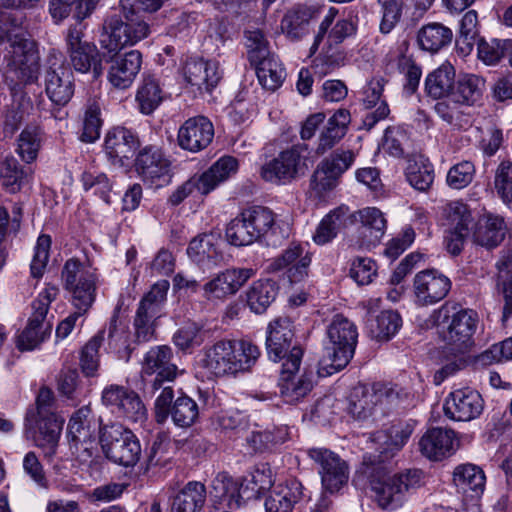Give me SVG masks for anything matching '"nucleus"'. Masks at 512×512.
Segmentation results:
<instances>
[{"label": "nucleus", "instance_id": "f257e3e1", "mask_svg": "<svg viewBox=\"0 0 512 512\" xmlns=\"http://www.w3.org/2000/svg\"><path fill=\"white\" fill-rule=\"evenodd\" d=\"M261 355L247 339H221L200 352L198 368L208 379L231 378L249 372Z\"/></svg>", "mask_w": 512, "mask_h": 512}, {"label": "nucleus", "instance_id": "f03ea898", "mask_svg": "<svg viewBox=\"0 0 512 512\" xmlns=\"http://www.w3.org/2000/svg\"><path fill=\"white\" fill-rule=\"evenodd\" d=\"M327 338L325 355L319 363V374L323 376L340 371L350 362L357 344V327L347 317L336 314L327 326Z\"/></svg>", "mask_w": 512, "mask_h": 512}, {"label": "nucleus", "instance_id": "7ed1b4c3", "mask_svg": "<svg viewBox=\"0 0 512 512\" xmlns=\"http://www.w3.org/2000/svg\"><path fill=\"white\" fill-rule=\"evenodd\" d=\"M273 486L272 471L268 467L255 469L242 482L234 480L226 473H218L212 481V497L219 504L229 508L240 505L241 500L259 498Z\"/></svg>", "mask_w": 512, "mask_h": 512}, {"label": "nucleus", "instance_id": "20e7f679", "mask_svg": "<svg viewBox=\"0 0 512 512\" xmlns=\"http://www.w3.org/2000/svg\"><path fill=\"white\" fill-rule=\"evenodd\" d=\"M425 484L419 469H406L392 475L375 476L370 481L374 499L382 509L396 510Z\"/></svg>", "mask_w": 512, "mask_h": 512}, {"label": "nucleus", "instance_id": "39448f33", "mask_svg": "<svg viewBox=\"0 0 512 512\" xmlns=\"http://www.w3.org/2000/svg\"><path fill=\"white\" fill-rule=\"evenodd\" d=\"M53 393L50 389L41 388L36 399V411L26 415V429L33 430V438L37 446L44 449L47 457L55 454L63 426V420L53 411Z\"/></svg>", "mask_w": 512, "mask_h": 512}, {"label": "nucleus", "instance_id": "423d86ee", "mask_svg": "<svg viewBox=\"0 0 512 512\" xmlns=\"http://www.w3.org/2000/svg\"><path fill=\"white\" fill-rule=\"evenodd\" d=\"M431 318L442 340L452 346L453 350L460 352L471 344L478 325V315L474 310H455L443 305L433 311Z\"/></svg>", "mask_w": 512, "mask_h": 512}, {"label": "nucleus", "instance_id": "0eeeda50", "mask_svg": "<svg viewBox=\"0 0 512 512\" xmlns=\"http://www.w3.org/2000/svg\"><path fill=\"white\" fill-rule=\"evenodd\" d=\"M410 393L397 385L374 383L354 387L348 411L358 421H366L372 417L379 405H398L405 403Z\"/></svg>", "mask_w": 512, "mask_h": 512}, {"label": "nucleus", "instance_id": "6e6552de", "mask_svg": "<svg viewBox=\"0 0 512 512\" xmlns=\"http://www.w3.org/2000/svg\"><path fill=\"white\" fill-rule=\"evenodd\" d=\"M64 288L71 294L76 310L87 312L93 305L99 286L96 269L76 259H69L62 270Z\"/></svg>", "mask_w": 512, "mask_h": 512}, {"label": "nucleus", "instance_id": "1a4fd4ad", "mask_svg": "<svg viewBox=\"0 0 512 512\" xmlns=\"http://www.w3.org/2000/svg\"><path fill=\"white\" fill-rule=\"evenodd\" d=\"M99 441L105 456L116 464L130 467L140 459L139 440L132 431L125 429L120 424L103 427Z\"/></svg>", "mask_w": 512, "mask_h": 512}, {"label": "nucleus", "instance_id": "9d476101", "mask_svg": "<svg viewBox=\"0 0 512 512\" xmlns=\"http://www.w3.org/2000/svg\"><path fill=\"white\" fill-rule=\"evenodd\" d=\"M59 289L48 284L32 303V315L28 324L17 340L20 350H33L42 343L51 333L52 326L46 320L50 304L56 299Z\"/></svg>", "mask_w": 512, "mask_h": 512}, {"label": "nucleus", "instance_id": "9b49d317", "mask_svg": "<svg viewBox=\"0 0 512 512\" xmlns=\"http://www.w3.org/2000/svg\"><path fill=\"white\" fill-rule=\"evenodd\" d=\"M45 92L56 105H66L74 94L73 73L65 65L63 54L51 50L47 56V68L44 76Z\"/></svg>", "mask_w": 512, "mask_h": 512}, {"label": "nucleus", "instance_id": "f8f14e48", "mask_svg": "<svg viewBox=\"0 0 512 512\" xmlns=\"http://www.w3.org/2000/svg\"><path fill=\"white\" fill-rule=\"evenodd\" d=\"M149 25L143 20L123 22L119 17H109L104 24L100 44L109 52H117L125 46H132L148 37Z\"/></svg>", "mask_w": 512, "mask_h": 512}, {"label": "nucleus", "instance_id": "ddd939ff", "mask_svg": "<svg viewBox=\"0 0 512 512\" xmlns=\"http://www.w3.org/2000/svg\"><path fill=\"white\" fill-rule=\"evenodd\" d=\"M300 145L283 150L277 157L265 163L260 170L261 177L274 184H286L305 173L306 163Z\"/></svg>", "mask_w": 512, "mask_h": 512}, {"label": "nucleus", "instance_id": "4468645a", "mask_svg": "<svg viewBox=\"0 0 512 512\" xmlns=\"http://www.w3.org/2000/svg\"><path fill=\"white\" fill-rule=\"evenodd\" d=\"M83 36L80 25L70 26L65 36L66 52L75 71L87 73L92 70L97 78L103 72L101 58L96 46L84 41Z\"/></svg>", "mask_w": 512, "mask_h": 512}, {"label": "nucleus", "instance_id": "2eb2a0df", "mask_svg": "<svg viewBox=\"0 0 512 512\" xmlns=\"http://www.w3.org/2000/svg\"><path fill=\"white\" fill-rule=\"evenodd\" d=\"M303 350L299 346H293L283 362L282 375L280 379V394L287 403H297L303 399L312 389L310 375L302 374L296 376L301 364Z\"/></svg>", "mask_w": 512, "mask_h": 512}, {"label": "nucleus", "instance_id": "dca6fc26", "mask_svg": "<svg viewBox=\"0 0 512 512\" xmlns=\"http://www.w3.org/2000/svg\"><path fill=\"white\" fill-rule=\"evenodd\" d=\"M101 400L112 413L130 422L142 424L147 419V410L139 395L124 386L105 387Z\"/></svg>", "mask_w": 512, "mask_h": 512}, {"label": "nucleus", "instance_id": "f3484780", "mask_svg": "<svg viewBox=\"0 0 512 512\" xmlns=\"http://www.w3.org/2000/svg\"><path fill=\"white\" fill-rule=\"evenodd\" d=\"M173 351L166 345L150 348L141 363V377L150 380L153 391L159 390L164 384L172 383L178 375V367L172 362Z\"/></svg>", "mask_w": 512, "mask_h": 512}, {"label": "nucleus", "instance_id": "a211bd4d", "mask_svg": "<svg viewBox=\"0 0 512 512\" xmlns=\"http://www.w3.org/2000/svg\"><path fill=\"white\" fill-rule=\"evenodd\" d=\"M99 424L89 406L78 409L70 418L68 438L70 446L78 456H92L96 445L97 433L101 432Z\"/></svg>", "mask_w": 512, "mask_h": 512}, {"label": "nucleus", "instance_id": "6ab92c4d", "mask_svg": "<svg viewBox=\"0 0 512 512\" xmlns=\"http://www.w3.org/2000/svg\"><path fill=\"white\" fill-rule=\"evenodd\" d=\"M307 455L319 466L322 487L331 494L347 484L349 471L347 463L327 448H311Z\"/></svg>", "mask_w": 512, "mask_h": 512}, {"label": "nucleus", "instance_id": "aec40b11", "mask_svg": "<svg viewBox=\"0 0 512 512\" xmlns=\"http://www.w3.org/2000/svg\"><path fill=\"white\" fill-rule=\"evenodd\" d=\"M450 289V279L435 269L420 271L413 280V295L419 306L438 303L447 296Z\"/></svg>", "mask_w": 512, "mask_h": 512}, {"label": "nucleus", "instance_id": "412c9836", "mask_svg": "<svg viewBox=\"0 0 512 512\" xmlns=\"http://www.w3.org/2000/svg\"><path fill=\"white\" fill-rule=\"evenodd\" d=\"M445 415L454 421H471L478 418L484 401L478 391L470 387L458 388L449 393L444 402Z\"/></svg>", "mask_w": 512, "mask_h": 512}, {"label": "nucleus", "instance_id": "4be33fe9", "mask_svg": "<svg viewBox=\"0 0 512 512\" xmlns=\"http://www.w3.org/2000/svg\"><path fill=\"white\" fill-rule=\"evenodd\" d=\"M135 167L143 180L151 185L160 187L170 181L171 163L158 147L143 148L137 155Z\"/></svg>", "mask_w": 512, "mask_h": 512}, {"label": "nucleus", "instance_id": "5701e85b", "mask_svg": "<svg viewBox=\"0 0 512 512\" xmlns=\"http://www.w3.org/2000/svg\"><path fill=\"white\" fill-rule=\"evenodd\" d=\"M253 268H230L219 272L203 286V297L207 300H224L236 294L253 276Z\"/></svg>", "mask_w": 512, "mask_h": 512}, {"label": "nucleus", "instance_id": "b1692460", "mask_svg": "<svg viewBox=\"0 0 512 512\" xmlns=\"http://www.w3.org/2000/svg\"><path fill=\"white\" fill-rule=\"evenodd\" d=\"M214 138V126L205 116L188 118L179 128L178 145L189 152L197 153L207 148Z\"/></svg>", "mask_w": 512, "mask_h": 512}, {"label": "nucleus", "instance_id": "393cba45", "mask_svg": "<svg viewBox=\"0 0 512 512\" xmlns=\"http://www.w3.org/2000/svg\"><path fill=\"white\" fill-rule=\"evenodd\" d=\"M413 430L412 422L397 421L371 434L369 439L375 444V450L388 458L405 446Z\"/></svg>", "mask_w": 512, "mask_h": 512}, {"label": "nucleus", "instance_id": "a878e982", "mask_svg": "<svg viewBox=\"0 0 512 512\" xmlns=\"http://www.w3.org/2000/svg\"><path fill=\"white\" fill-rule=\"evenodd\" d=\"M448 219L451 230L446 236V245L451 254L457 255L463 249L465 239L471 235V211L463 202H451L448 205Z\"/></svg>", "mask_w": 512, "mask_h": 512}, {"label": "nucleus", "instance_id": "bb28decb", "mask_svg": "<svg viewBox=\"0 0 512 512\" xmlns=\"http://www.w3.org/2000/svg\"><path fill=\"white\" fill-rule=\"evenodd\" d=\"M310 264L311 255L305 247L292 243L280 256L271 260L268 269L272 272L286 269L290 281L299 282L307 275Z\"/></svg>", "mask_w": 512, "mask_h": 512}, {"label": "nucleus", "instance_id": "cd10ccee", "mask_svg": "<svg viewBox=\"0 0 512 512\" xmlns=\"http://www.w3.org/2000/svg\"><path fill=\"white\" fill-rule=\"evenodd\" d=\"M459 446L455 432L450 429L432 428L421 437L419 447L423 455L432 460H441L452 455Z\"/></svg>", "mask_w": 512, "mask_h": 512}, {"label": "nucleus", "instance_id": "c85d7f7f", "mask_svg": "<svg viewBox=\"0 0 512 512\" xmlns=\"http://www.w3.org/2000/svg\"><path fill=\"white\" fill-rule=\"evenodd\" d=\"M294 337L292 322L287 317L271 321L267 327L266 350L269 359L274 362L285 358Z\"/></svg>", "mask_w": 512, "mask_h": 512}, {"label": "nucleus", "instance_id": "c756f323", "mask_svg": "<svg viewBox=\"0 0 512 512\" xmlns=\"http://www.w3.org/2000/svg\"><path fill=\"white\" fill-rule=\"evenodd\" d=\"M184 78L188 84L199 92H210L221 78L219 64L216 61L203 59L188 60L184 67Z\"/></svg>", "mask_w": 512, "mask_h": 512}, {"label": "nucleus", "instance_id": "7c9ffc66", "mask_svg": "<svg viewBox=\"0 0 512 512\" xmlns=\"http://www.w3.org/2000/svg\"><path fill=\"white\" fill-rule=\"evenodd\" d=\"M142 65V55L131 50L115 57L108 71V80L117 89H126L132 85Z\"/></svg>", "mask_w": 512, "mask_h": 512}, {"label": "nucleus", "instance_id": "2f4dec72", "mask_svg": "<svg viewBox=\"0 0 512 512\" xmlns=\"http://www.w3.org/2000/svg\"><path fill=\"white\" fill-rule=\"evenodd\" d=\"M138 144L137 138L130 130L115 127L107 133L104 149L113 164L123 165L125 160L134 156Z\"/></svg>", "mask_w": 512, "mask_h": 512}, {"label": "nucleus", "instance_id": "473e14b6", "mask_svg": "<svg viewBox=\"0 0 512 512\" xmlns=\"http://www.w3.org/2000/svg\"><path fill=\"white\" fill-rule=\"evenodd\" d=\"M355 30V25L351 20L342 18L336 21L328 34L329 49L315 60V68L319 73L327 74L339 66L342 56L337 52L330 53L331 46L342 43L346 38L352 36Z\"/></svg>", "mask_w": 512, "mask_h": 512}, {"label": "nucleus", "instance_id": "72a5a7b5", "mask_svg": "<svg viewBox=\"0 0 512 512\" xmlns=\"http://www.w3.org/2000/svg\"><path fill=\"white\" fill-rule=\"evenodd\" d=\"M385 80L382 77L372 78L363 89V104L366 109L376 107L369 111L363 118V125L367 130L372 129L375 124L389 115V107L381 96L384 90Z\"/></svg>", "mask_w": 512, "mask_h": 512}, {"label": "nucleus", "instance_id": "f704fd0d", "mask_svg": "<svg viewBox=\"0 0 512 512\" xmlns=\"http://www.w3.org/2000/svg\"><path fill=\"white\" fill-rule=\"evenodd\" d=\"M302 484L295 478L273 486L265 500L266 512H290L303 494Z\"/></svg>", "mask_w": 512, "mask_h": 512}, {"label": "nucleus", "instance_id": "c9c22d12", "mask_svg": "<svg viewBox=\"0 0 512 512\" xmlns=\"http://www.w3.org/2000/svg\"><path fill=\"white\" fill-rule=\"evenodd\" d=\"M506 224L504 218L494 214H484L474 224L472 221L471 235L474 241L484 247L494 248L504 239Z\"/></svg>", "mask_w": 512, "mask_h": 512}, {"label": "nucleus", "instance_id": "e433bc0d", "mask_svg": "<svg viewBox=\"0 0 512 512\" xmlns=\"http://www.w3.org/2000/svg\"><path fill=\"white\" fill-rule=\"evenodd\" d=\"M351 223H353V220L349 207L340 205L322 218L316 227L312 239L317 245L328 244L336 238L342 229Z\"/></svg>", "mask_w": 512, "mask_h": 512}, {"label": "nucleus", "instance_id": "4c0bfd02", "mask_svg": "<svg viewBox=\"0 0 512 512\" xmlns=\"http://www.w3.org/2000/svg\"><path fill=\"white\" fill-rule=\"evenodd\" d=\"M456 85V71L452 64L444 62L430 72L424 82L427 95L433 99H448L450 101Z\"/></svg>", "mask_w": 512, "mask_h": 512}, {"label": "nucleus", "instance_id": "58836bf2", "mask_svg": "<svg viewBox=\"0 0 512 512\" xmlns=\"http://www.w3.org/2000/svg\"><path fill=\"white\" fill-rule=\"evenodd\" d=\"M361 227L359 228L360 245L364 248L375 246L383 237L386 220L383 213L375 207H366L358 212Z\"/></svg>", "mask_w": 512, "mask_h": 512}, {"label": "nucleus", "instance_id": "ea45409f", "mask_svg": "<svg viewBox=\"0 0 512 512\" xmlns=\"http://www.w3.org/2000/svg\"><path fill=\"white\" fill-rule=\"evenodd\" d=\"M485 80L475 74H463L456 79L450 101L462 106H474L483 96Z\"/></svg>", "mask_w": 512, "mask_h": 512}, {"label": "nucleus", "instance_id": "a19ab883", "mask_svg": "<svg viewBox=\"0 0 512 512\" xmlns=\"http://www.w3.org/2000/svg\"><path fill=\"white\" fill-rule=\"evenodd\" d=\"M453 39L452 30L439 22L423 25L417 32V44L423 51L438 53Z\"/></svg>", "mask_w": 512, "mask_h": 512}, {"label": "nucleus", "instance_id": "79ce46f5", "mask_svg": "<svg viewBox=\"0 0 512 512\" xmlns=\"http://www.w3.org/2000/svg\"><path fill=\"white\" fill-rule=\"evenodd\" d=\"M238 168L239 164L235 157L226 155L219 158L207 171L199 175L202 194L210 193L220 183L234 176Z\"/></svg>", "mask_w": 512, "mask_h": 512}, {"label": "nucleus", "instance_id": "37998d69", "mask_svg": "<svg viewBox=\"0 0 512 512\" xmlns=\"http://www.w3.org/2000/svg\"><path fill=\"white\" fill-rule=\"evenodd\" d=\"M205 501V486L200 482L192 481L172 498L170 512H200Z\"/></svg>", "mask_w": 512, "mask_h": 512}, {"label": "nucleus", "instance_id": "c03bdc74", "mask_svg": "<svg viewBox=\"0 0 512 512\" xmlns=\"http://www.w3.org/2000/svg\"><path fill=\"white\" fill-rule=\"evenodd\" d=\"M277 285L269 279H260L252 283L246 291V302L250 310L256 314H261L275 300L277 295Z\"/></svg>", "mask_w": 512, "mask_h": 512}, {"label": "nucleus", "instance_id": "a18cd8bd", "mask_svg": "<svg viewBox=\"0 0 512 512\" xmlns=\"http://www.w3.org/2000/svg\"><path fill=\"white\" fill-rule=\"evenodd\" d=\"M164 98L165 93L159 81L152 76H146L138 86L135 100L140 112L149 115L160 106Z\"/></svg>", "mask_w": 512, "mask_h": 512}, {"label": "nucleus", "instance_id": "49530a36", "mask_svg": "<svg viewBox=\"0 0 512 512\" xmlns=\"http://www.w3.org/2000/svg\"><path fill=\"white\" fill-rule=\"evenodd\" d=\"M118 313L119 309H116L111 317L107 331L103 332L104 335L107 334L106 340L109 349L117 353L119 358L128 360L132 350L128 329L126 323L119 319Z\"/></svg>", "mask_w": 512, "mask_h": 512}, {"label": "nucleus", "instance_id": "de8ad7c7", "mask_svg": "<svg viewBox=\"0 0 512 512\" xmlns=\"http://www.w3.org/2000/svg\"><path fill=\"white\" fill-rule=\"evenodd\" d=\"M453 482L463 492L471 491L478 495L484 491L486 477L479 466L466 463L455 467Z\"/></svg>", "mask_w": 512, "mask_h": 512}, {"label": "nucleus", "instance_id": "09e8293b", "mask_svg": "<svg viewBox=\"0 0 512 512\" xmlns=\"http://www.w3.org/2000/svg\"><path fill=\"white\" fill-rule=\"evenodd\" d=\"M251 64L255 66L258 81L263 88L275 91L282 85L286 73L275 55Z\"/></svg>", "mask_w": 512, "mask_h": 512}, {"label": "nucleus", "instance_id": "8fccbe9b", "mask_svg": "<svg viewBox=\"0 0 512 512\" xmlns=\"http://www.w3.org/2000/svg\"><path fill=\"white\" fill-rule=\"evenodd\" d=\"M405 174L409 184L419 191L428 189L434 179L433 167L423 155H414L408 159Z\"/></svg>", "mask_w": 512, "mask_h": 512}, {"label": "nucleus", "instance_id": "3c124183", "mask_svg": "<svg viewBox=\"0 0 512 512\" xmlns=\"http://www.w3.org/2000/svg\"><path fill=\"white\" fill-rule=\"evenodd\" d=\"M497 269V287L504 300L502 322L505 323L512 316V254L501 256Z\"/></svg>", "mask_w": 512, "mask_h": 512}, {"label": "nucleus", "instance_id": "603ef678", "mask_svg": "<svg viewBox=\"0 0 512 512\" xmlns=\"http://www.w3.org/2000/svg\"><path fill=\"white\" fill-rule=\"evenodd\" d=\"M247 223L250 226L252 235L259 241L269 233H274L276 223L271 210L265 207L256 206L242 211Z\"/></svg>", "mask_w": 512, "mask_h": 512}, {"label": "nucleus", "instance_id": "864d4df0", "mask_svg": "<svg viewBox=\"0 0 512 512\" xmlns=\"http://www.w3.org/2000/svg\"><path fill=\"white\" fill-rule=\"evenodd\" d=\"M188 257L197 264H205L218 256V250L213 235L195 237L187 248Z\"/></svg>", "mask_w": 512, "mask_h": 512}, {"label": "nucleus", "instance_id": "5fc2aeb1", "mask_svg": "<svg viewBox=\"0 0 512 512\" xmlns=\"http://www.w3.org/2000/svg\"><path fill=\"white\" fill-rule=\"evenodd\" d=\"M12 110L6 114L4 132L6 135L12 136L19 128L24 114L31 108V101L20 89H14Z\"/></svg>", "mask_w": 512, "mask_h": 512}, {"label": "nucleus", "instance_id": "6e6d98bb", "mask_svg": "<svg viewBox=\"0 0 512 512\" xmlns=\"http://www.w3.org/2000/svg\"><path fill=\"white\" fill-rule=\"evenodd\" d=\"M402 325L400 315L392 310L382 311L370 325V330L374 338L378 340H388L394 336Z\"/></svg>", "mask_w": 512, "mask_h": 512}, {"label": "nucleus", "instance_id": "4d7b16f0", "mask_svg": "<svg viewBox=\"0 0 512 512\" xmlns=\"http://www.w3.org/2000/svg\"><path fill=\"white\" fill-rule=\"evenodd\" d=\"M170 415L176 426L190 427L198 418V405L188 396L178 397L172 406Z\"/></svg>", "mask_w": 512, "mask_h": 512}, {"label": "nucleus", "instance_id": "13d9d810", "mask_svg": "<svg viewBox=\"0 0 512 512\" xmlns=\"http://www.w3.org/2000/svg\"><path fill=\"white\" fill-rule=\"evenodd\" d=\"M251 233L252 231L250 226L247 223L243 212H241L240 215L229 222L225 235L231 245L242 247L257 242L254 235Z\"/></svg>", "mask_w": 512, "mask_h": 512}, {"label": "nucleus", "instance_id": "bf43d9fd", "mask_svg": "<svg viewBox=\"0 0 512 512\" xmlns=\"http://www.w3.org/2000/svg\"><path fill=\"white\" fill-rule=\"evenodd\" d=\"M479 34L478 13L475 10L467 11L459 23V38L457 44L463 52L469 53Z\"/></svg>", "mask_w": 512, "mask_h": 512}, {"label": "nucleus", "instance_id": "052dcab7", "mask_svg": "<svg viewBox=\"0 0 512 512\" xmlns=\"http://www.w3.org/2000/svg\"><path fill=\"white\" fill-rule=\"evenodd\" d=\"M169 286L170 284L167 280H160L156 282L151 287L150 291L142 298L138 309H141V311H147L152 315L159 316L161 307L166 301Z\"/></svg>", "mask_w": 512, "mask_h": 512}, {"label": "nucleus", "instance_id": "680f3d73", "mask_svg": "<svg viewBox=\"0 0 512 512\" xmlns=\"http://www.w3.org/2000/svg\"><path fill=\"white\" fill-rule=\"evenodd\" d=\"M494 188L507 206H512V162L502 161L494 175Z\"/></svg>", "mask_w": 512, "mask_h": 512}, {"label": "nucleus", "instance_id": "e2e57ef3", "mask_svg": "<svg viewBox=\"0 0 512 512\" xmlns=\"http://www.w3.org/2000/svg\"><path fill=\"white\" fill-rule=\"evenodd\" d=\"M81 181L85 191L92 190L93 193L98 195L106 204H110L112 184L104 173L85 171L82 174Z\"/></svg>", "mask_w": 512, "mask_h": 512}, {"label": "nucleus", "instance_id": "0e129e2a", "mask_svg": "<svg viewBox=\"0 0 512 512\" xmlns=\"http://www.w3.org/2000/svg\"><path fill=\"white\" fill-rule=\"evenodd\" d=\"M104 340V332L94 336L82 349L80 364L86 376H94L99 366V348Z\"/></svg>", "mask_w": 512, "mask_h": 512}, {"label": "nucleus", "instance_id": "69168bd1", "mask_svg": "<svg viewBox=\"0 0 512 512\" xmlns=\"http://www.w3.org/2000/svg\"><path fill=\"white\" fill-rule=\"evenodd\" d=\"M40 148V134L36 127L24 129L18 139V154L27 163L36 159Z\"/></svg>", "mask_w": 512, "mask_h": 512}, {"label": "nucleus", "instance_id": "338daca9", "mask_svg": "<svg viewBox=\"0 0 512 512\" xmlns=\"http://www.w3.org/2000/svg\"><path fill=\"white\" fill-rule=\"evenodd\" d=\"M25 172L19 168L14 158H6L0 170L2 185L8 192L15 193L20 190Z\"/></svg>", "mask_w": 512, "mask_h": 512}, {"label": "nucleus", "instance_id": "774afa93", "mask_svg": "<svg viewBox=\"0 0 512 512\" xmlns=\"http://www.w3.org/2000/svg\"><path fill=\"white\" fill-rule=\"evenodd\" d=\"M173 341L179 349L185 351L201 345L204 341V334L196 323H189L177 330Z\"/></svg>", "mask_w": 512, "mask_h": 512}]
</instances>
